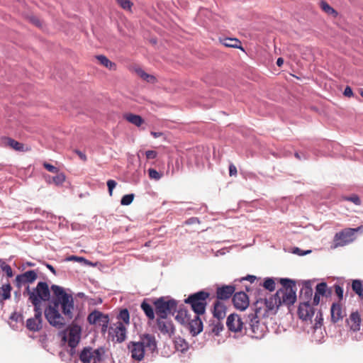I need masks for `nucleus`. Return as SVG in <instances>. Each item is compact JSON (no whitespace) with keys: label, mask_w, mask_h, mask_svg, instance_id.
Wrapping results in <instances>:
<instances>
[{"label":"nucleus","mask_w":363,"mask_h":363,"mask_svg":"<svg viewBox=\"0 0 363 363\" xmlns=\"http://www.w3.org/2000/svg\"><path fill=\"white\" fill-rule=\"evenodd\" d=\"M281 288L277 290L275 294L268 297L260 298L254 303L255 313L256 316L262 318L277 313L281 306L290 307L296 301V282L291 279H280Z\"/></svg>","instance_id":"obj_1"},{"label":"nucleus","mask_w":363,"mask_h":363,"mask_svg":"<svg viewBox=\"0 0 363 363\" xmlns=\"http://www.w3.org/2000/svg\"><path fill=\"white\" fill-rule=\"evenodd\" d=\"M53 297L44 310V315L52 326L61 329L73 318L74 299L71 294L57 285H52Z\"/></svg>","instance_id":"obj_2"},{"label":"nucleus","mask_w":363,"mask_h":363,"mask_svg":"<svg viewBox=\"0 0 363 363\" xmlns=\"http://www.w3.org/2000/svg\"><path fill=\"white\" fill-rule=\"evenodd\" d=\"M128 348L131 353V357L137 361L144 358L145 349L153 352L157 349L155 337L151 334H145L140 337L139 342H130Z\"/></svg>","instance_id":"obj_3"},{"label":"nucleus","mask_w":363,"mask_h":363,"mask_svg":"<svg viewBox=\"0 0 363 363\" xmlns=\"http://www.w3.org/2000/svg\"><path fill=\"white\" fill-rule=\"evenodd\" d=\"M23 295L28 297V301L34 308H41L42 301H48L50 298V291L48 284L44 281H40L32 289L27 286Z\"/></svg>","instance_id":"obj_4"},{"label":"nucleus","mask_w":363,"mask_h":363,"mask_svg":"<svg viewBox=\"0 0 363 363\" xmlns=\"http://www.w3.org/2000/svg\"><path fill=\"white\" fill-rule=\"evenodd\" d=\"M209 296L210 294L208 292L200 291L190 294L188 298L184 300V303L189 304L196 314L203 315L206 312L207 299Z\"/></svg>","instance_id":"obj_5"},{"label":"nucleus","mask_w":363,"mask_h":363,"mask_svg":"<svg viewBox=\"0 0 363 363\" xmlns=\"http://www.w3.org/2000/svg\"><path fill=\"white\" fill-rule=\"evenodd\" d=\"M153 305L157 317H168V315H174L177 308V301L165 296L155 299Z\"/></svg>","instance_id":"obj_6"},{"label":"nucleus","mask_w":363,"mask_h":363,"mask_svg":"<svg viewBox=\"0 0 363 363\" xmlns=\"http://www.w3.org/2000/svg\"><path fill=\"white\" fill-rule=\"evenodd\" d=\"M60 335L62 340L64 342H68V345L71 347L70 353L73 354L81 338V328L77 325H72L62 331Z\"/></svg>","instance_id":"obj_7"},{"label":"nucleus","mask_w":363,"mask_h":363,"mask_svg":"<svg viewBox=\"0 0 363 363\" xmlns=\"http://www.w3.org/2000/svg\"><path fill=\"white\" fill-rule=\"evenodd\" d=\"M363 226L360 225L357 228H345L339 233H337L334 237L335 247L345 246L356 239L355 233L362 232Z\"/></svg>","instance_id":"obj_8"},{"label":"nucleus","mask_w":363,"mask_h":363,"mask_svg":"<svg viewBox=\"0 0 363 363\" xmlns=\"http://www.w3.org/2000/svg\"><path fill=\"white\" fill-rule=\"evenodd\" d=\"M105 352L104 347L96 350L90 347H84L79 353V359L82 363H98L103 360Z\"/></svg>","instance_id":"obj_9"},{"label":"nucleus","mask_w":363,"mask_h":363,"mask_svg":"<svg viewBox=\"0 0 363 363\" xmlns=\"http://www.w3.org/2000/svg\"><path fill=\"white\" fill-rule=\"evenodd\" d=\"M226 325L230 332L239 333L240 335L247 333V329L244 326L243 321L238 314H230L227 318Z\"/></svg>","instance_id":"obj_10"},{"label":"nucleus","mask_w":363,"mask_h":363,"mask_svg":"<svg viewBox=\"0 0 363 363\" xmlns=\"http://www.w3.org/2000/svg\"><path fill=\"white\" fill-rule=\"evenodd\" d=\"M34 316L26 320V328L32 332H38L43 328L42 308H34Z\"/></svg>","instance_id":"obj_11"},{"label":"nucleus","mask_w":363,"mask_h":363,"mask_svg":"<svg viewBox=\"0 0 363 363\" xmlns=\"http://www.w3.org/2000/svg\"><path fill=\"white\" fill-rule=\"evenodd\" d=\"M156 324L160 333L171 337L175 332L172 320L168 317H157Z\"/></svg>","instance_id":"obj_12"},{"label":"nucleus","mask_w":363,"mask_h":363,"mask_svg":"<svg viewBox=\"0 0 363 363\" xmlns=\"http://www.w3.org/2000/svg\"><path fill=\"white\" fill-rule=\"evenodd\" d=\"M37 278L38 273L35 270H28L16 277L15 285L18 289H21L23 285L34 283Z\"/></svg>","instance_id":"obj_13"},{"label":"nucleus","mask_w":363,"mask_h":363,"mask_svg":"<svg viewBox=\"0 0 363 363\" xmlns=\"http://www.w3.org/2000/svg\"><path fill=\"white\" fill-rule=\"evenodd\" d=\"M126 326L121 321H117L109 327V334L116 338L118 342H122L126 337Z\"/></svg>","instance_id":"obj_14"},{"label":"nucleus","mask_w":363,"mask_h":363,"mask_svg":"<svg viewBox=\"0 0 363 363\" xmlns=\"http://www.w3.org/2000/svg\"><path fill=\"white\" fill-rule=\"evenodd\" d=\"M248 317L250 318L249 329L251 330V333H252L250 334L251 336L256 337V338H259V337H262V334L264 333V327L262 326L259 323V318L261 317L256 316L253 314L249 315Z\"/></svg>","instance_id":"obj_15"},{"label":"nucleus","mask_w":363,"mask_h":363,"mask_svg":"<svg viewBox=\"0 0 363 363\" xmlns=\"http://www.w3.org/2000/svg\"><path fill=\"white\" fill-rule=\"evenodd\" d=\"M233 303L237 309L244 311L248 307L250 301L247 295L245 292L240 291L234 294Z\"/></svg>","instance_id":"obj_16"},{"label":"nucleus","mask_w":363,"mask_h":363,"mask_svg":"<svg viewBox=\"0 0 363 363\" xmlns=\"http://www.w3.org/2000/svg\"><path fill=\"white\" fill-rule=\"evenodd\" d=\"M200 315L195 313L194 318H190L187 323L188 328L192 336L199 335L203 330V322Z\"/></svg>","instance_id":"obj_17"},{"label":"nucleus","mask_w":363,"mask_h":363,"mask_svg":"<svg viewBox=\"0 0 363 363\" xmlns=\"http://www.w3.org/2000/svg\"><path fill=\"white\" fill-rule=\"evenodd\" d=\"M298 314L301 319L307 320L313 316L314 310L310 303L301 302L298 308Z\"/></svg>","instance_id":"obj_18"},{"label":"nucleus","mask_w":363,"mask_h":363,"mask_svg":"<svg viewBox=\"0 0 363 363\" xmlns=\"http://www.w3.org/2000/svg\"><path fill=\"white\" fill-rule=\"evenodd\" d=\"M347 325L353 332H357L361 328L362 318L358 311L351 313L349 318L346 320Z\"/></svg>","instance_id":"obj_19"},{"label":"nucleus","mask_w":363,"mask_h":363,"mask_svg":"<svg viewBox=\"0 0 363 363\" xmlns=\"http://www.w3.org/2000/svg\"><path fill=\"white\" fill-rule=\"evenodd\" d=\"M1 142L4 146L9 147L16 151L28 152L30 150V147H25L23 143L9 137H3L1 138Z\"/></svg>","instance_id":"obj_20"},{"label":"nucleus","mask_w":363,"mask_h":363,"mask_svg":"<svg viewBox=\"0 0 363 363\" xmlns=\"http://www.w3.org/2000/svg\"><path fill=\"white\" fill-rule=\"evenodd\" d=\"M235 291V288L233 285H225L218 287L216 290L217 300L222 301L230 298Z\"/></svg>","instance_id":"obj_21"},{"label":"nucleus","mask_w":363,"mask_h":363,"mask_svg":"<svg viewBox=\"0 0 363 363\" xmlns=\"http://www.w3.org/2000/svg\"><path fill=\"white\" fill-rule=\"evenodd\" d=\"M331 320L333 323H337L345 316V309L340 303H333L331 308Z\"/></svg>","instance_id":"obj_22"},{"label":"nucleus","mask_w":363,"mask_h":363,"mask_svg":"<svg viewBox=\"0 0 363 363\" xmlns=\"http://www.w3.org/2000/svg\"><path fill=\"white\" fill-rule=\"evenodd\" d=\"M227 307L225 303L219 300H216L213 303V317L218 320L223 319L226 315Z\"/></svg>","instance_id":"obj_23"},{"label":"nucleus","mask_w":363,"mask_h":363,"mask_svg":"<svg viewBox=\"0 0 363 363\" xmlns=\"http://www.w3.org/2000/svg\"><path fill=\"white\" fill-rule=\"evenodd\" d=\"M220 42L225 47L238 48L242 50H244L243 48L242 47L241 41L240 40H238V38H220Z\"/></svg>","instance_id":"obj_24"},{"label":"nucleus","mask_w":363,"mask_h":363,"mask_svg":"<svg viewBox=\"0 0 363 363\" xmlns=\"http://www.w3.org/2000/svg\"><path fill=\"white\" fill-rule=\"evenodd\" d=\"M313 296V289L308 282H306L300 292V299L302 302L310 303Z\"/></svg>","instance_id":"obj_25"},{"label":"nucleus","mask_w":363,"mask_h":363,"mask_svg":"<svg viewBox=\"0 0 363 363\" xmlns=\"http://www.w3.org/2000/svg\"><path fill=\"white\" fill-rule=\"evenodd\" d=\"M133 71L141 79L147 82L155 83L156 82V78L153 75L146 73L141 67L138 66L133 67Z\"/></svg>","instance_id":"obj_26"},{"label":"nucleus","mask_w":363,"mask_h":363,"mask_svg":"<svg viewBox=\"0 0 363 363\" xmlns=\"http://www.w3.org/2000/svg\"><path fill=\"white\" fill-rule=\"evenodd\" d=\"M123 118L128 122L135 125L137 127H140L142 124L144 123L143 118L139 115L128 113L123 115Z\"/></svg>","instance_id":"obj_27"},{"label":"nucleus","mask_w":363,"mask_h":363,"mask_svg":"<svg viewBox=\"0 0 363 363\" xmlns=\"http://www.w3.org/2000/svg\"><path fill=\"white\" fill-rule=\"evenodd\" d=\"M96 58L98 60L99 62L103 65L104 67L108 68L110 70H116V63L109 60L105 55H100L96 56Z\"/></svg>","instance_id":"obj_28"},{"label":"nucleus","mask_w":363,"mask_h":363,"mask_svg":"<svg viewBox=\"0 0 363 363\" xmlns=\"http://www.w3.org/2000/svg\"><path fill=\"white\" fill-rule=\"evenodd\" d=\"M12 287L9 283L3 284L0 287V300L1 301L8 300L11 298V291Z\"/></svg>","instance_id":"obj_29"},{"label":"nucleus","mask_w":363,"mask_h":363,"mask_svg":"<svg viewBox=\"0 0 363 363\" xmlns=\"http://www.w3.org/2000/svg\"><path fill=\"white\" fill-rule=\"evenodd\" d=\"M140 307H141V309L145 313V314L146 315V316L150 320H152L155 319V315L154 309L152 307V306L150 304H149L145 300H144L142 302Z\"/></svg>","instance_id":"obj_30"},{"label":"nucleus","mask_w":363,"mask_h":363,"mask_svg":"<svg viewBox=\"0 0 363 363\" xmlns=\"http://www.w3.org/2000/svg\"><path fill=\"white\" fill-rule=\"evenodd\" d=\"M190 318L186 310H179L175 316V319L182 325L187 324Z\"/></svg>","instance_id":"obj_31"},{"label":"nucleus","mask_w":363,"mask_h":363,"mask_svg":"<svg viewBox=\"0 0 363 363\" xmlns=\"http://www.w3.org/2000/svg\"><path fill=\"white\" fill-rule=\"evenodd\" d=\"M352 289L363 300V286L362 281L359 279L353 280Z\"/></svg>","instance_id":"obj_32"},{"label":"nucleus","mask_w":363,"mask_h":363,"mask_svg":"<svg viewBox=\"0 0 363 363\" xmlns=\"http://www.w3.org/2000/svg\"><path fill=\"white\" fill-rule=\"evenodd\" d=\"M118 321H121V323H124V325H128L130 324V315L128 309H123L118 316Z\"/></svg>","instance_id":"obj_33"},{"label":"nucleus","mask_w":363,"mask_h":363,"mask_svg":"<svg viewBox=\"0 0 363 363\" xmlns=\"http://www.w3.org/2000/svg\"><path fill=\"white\" fill-rule=\"evenodd\" d=\"M103 313L99 311H94L87 317V320L90 324H97Z\"/></svg>","instance_id":"obj_34"},{"label":"nucleus","mask_w":363,"mask_h":363,"mask_svg":"<svg viewBox=\"0 0 363 363\" xmlns=\"http://www.w3.org/2000/svg\"><path fill=\"white\" fill-rule=\"evenodd\" d=\"M57 175L55 177H49L50 179H52V182L54 183L57 186L62 185L65 181V175L64 173H56ZM49 183H51V181L49 180Z\"/></svg>","instance_id":"obj_35"},{"label":"nucleus","mask_w":363,"mask_h":363,"mask_svg":"<svg viewBox=\"0 0 363 363\" xmlns=\"http://www.w3.org/2000/svg\"><path fill=\"white\" fill-rule=\"evenodd\" d=\"M320 7L323 11L329 15H333V16H336L337 15V12L332 8L326 1H321Z\"/></svg>","instance_id":"obj_36"},{"label":"nucleus","mask_w":363,"mask_h":363,"mask_svg":"<svg viewBox=\"0 0 363 363\" xmlns=\"http://www.w3.org/2000/svg\"><path fill=\"white\" fill-rule=\"evenodd\" d=\"M223 328V325L218 320L216 323L212 324L211 331L216 335H218Z\"/></svg>","instance_id":"obj_37"},{"label":"nucleus","mask_w":363,"mask_h":363,"mask_svg":"<svg viewBox=\"0 0 363 363\" xmlns=\"http://www.w3.org/2000/svg\"><path fill=\"white\" fill-rule=\"evenodd\" d=\"M263 286L269 291H273L275 289V281L272 278H267L264 279Z\"/></svg>","instance_id":"obj_38"},{"label":"nucleus","mask_w":363,"mask_h":363,"mask_svg":"<svg viewBox=\"0 0 363 363\" xmlns=\"http://www.w3.org/2000/svg\"><path fill=\"white\" fill-rule=\"evenodd\" d=\"M134 197L135 195L133 194H126L123 196L121 200V204L123 206L130 205L133 202Z\"/></svg>","instance_id":"obj_39"},{"label":"nucleus","mask_w":363,"mask_h":363,"mask_svg":"<svg viewBox=\"0 0 363 363\" xmlns=\"http://www.w3.org/2000/svg\"><path fill=\"white\" fill-rule=\"evenodd\" d=\"M1 268L2 271L6 274L8 277H13V270L10 265H9L8 264H6V262H4L1 264Z\"/></svg>","instance_id":"obj_40"},{"label":"nucleus","mask_w":363,"mask_h":363,"mask_svg":"<svg viewBox=\"0 0 363 363\" xmlns=\"http://www.w3.org/2000/svg\"><path fill=\"white\" fill-rule=\"evenodd\" d=\"M327 288H328V286H327L326 283L321 282L316 286V288H315L316 291L315 292L320 295L324 296L326 293Z\"/></svg>","instance_id":"obj_41"},{"label":"nucleus","mask_w":363,"mask_h":363,"mask_svg":"<svg viewBox=\"0 0 363 363\" xmlns=\"http://www.w3.org/2000/svg\"><path fill=\"white\" fill-rule=\"evenodd\" d=\"M344 200L351 201L357 206L361 204V200L359 197L355 194L352 195L350 196H345L344 197Z\"/></svg>","instance_id":"obj_42"},{"label":"nucleus","mask_w":363,"mask_h":363,"mask_svg":"<svg viewBox=\"0 0 363 363\" xmlns=\"http://www.w3.org/2000/svg\"><path fill=\"white\" fill-rule=\"evenodd\" d=\"M148 174L150 179L155 180H159L162 177V174L154 169H149Z\"/></svg>","instance_id":"obj_43"},{"label":"nucleus","mask_w":363,"mask_h":363,"mask_svg":"<svg viewBox=\"0 0 363 363\" xmlns=\"http://www.w3.org/2000/svg\"><path fill=\"white\" fill-rule=\"evenodd\" d=\"M117 2L123 9H130L133 5L130 0H117Z\"/></svg>","instance_id":"obj_44"},{"label":"nucleus","mask_w":363,"mask_h":363,"mask_svg":"<svg viewBox=\"0 0 363 363\" xmlns=\"http://www.w3.org/2000/svg\"><path fill=\"white\" fill-rule=\"evenodd\" d=\"M43 167H45V169H47L50 172L55 173V174L59 172V169L57 167H56L54 165L49 164L48 162H44Z\"/></svg>","instance_id":"obj_45"},{"label":"nucleus","mask_w":363,"mask_h":363,"mask_svg":"<svg viewBox=\"0 0 363 363\" xmlns=\"http://www.w3.org/2000/svg\"><path fill=\"white\" fill-rule=\"evenodd\" d=\"M117 183L116 181L113 179H109L107 181V186L108 189V194L111 196L113 195V189L116 186Z\"/></svg>","instance_id":"obj_46"},{"label":"nucleus","mask_w":363,"mask_h":363,"mask_svg":"<svg viewBox=\"0 0 363 363\" xmlns=\"http://www.w3.org/2000/svg\"><path fill=\"white\" fill-rule=\"evenodd\" d=\"M109 318L107 315L102 314L100 319L99 320V322L97 324H99L100 326H106V324H108Z\"/></svg>","instance_id":"obj_47"},{"label":"nucleus","mask_w":363,"mask_h":363,"mask_svg":"<svg viewBox=\"0 0 363 363\" xmlns=\"http://www.w3.org/2000/svg\"><path fill=\"white\" fill-rule=\"evenodd\" d=\"M335 291L340 301L343 298V289L340 286L335 284Z\"/></svg>","instance_id":"obj_48"},{"label":"nucleus","mask_w":363,"mask_h":363,"mask_svg":"<svg viewBox=\"0 0 363 363\" xmlns=\"http://www.w3.org/2000/svg\"><path fill=\"white\" fill-rule=\"evenodd\" d=\"M157 155V152L155 150H147L145 152V156L147 160L155 159Z\"/></svg>","instance_id":"obj_49"},{"label":"nucleus","mask_w":363,"mask_h":363,"mask_svg":"<svg viewBox=\"0 0 363 363\" xmlns=\"http://www.w3.org/2000/svg\"><path fill=\"white\" fill-rule=\"evenodd\" d=\"M237 173H238V171H237L236 167L234 164H231L229 166V174H230V176H236Z\"/></svg>","instance_id":"obj_50"},{"label":"nucleus","mask_w":363,"mask_h":363,"mask_svg":"<svg viewBox=\"0 0 363 363\" xmlns=\"http://www.w3.org/2000/svg\"><path fill=\"white\" fill-rule=\"evenodd\" d=\"M30 21L34 24L36 26L38 27H41L42 26V23L41 21H40L39 18H38L37 17H35V16H33L30 18Z\"/></svg>","instance_id":"obj_51"},{"label":"nucleus","mask_w":363,"mask_h":363,"mask_svg":"<svg viewBox=\"0 0 363 363\" xmlns=\"http://www.w3.org/2000/svg\"><path fill=\"white\" fill-rule=\"evenodd\" d=\"M343 94L347 97H351L353 96V91L352 89L348 86L345 89Z\"/></svg>","instance_id":"obj_52"},{"label":"nucleus","mask_w":363,"mask_h":363,"mask_svg":"<svg viewBox=\"0 0 363 363\" xmlns=\"http://www.w3.org/2000/svg\"><path fill=\"white\" fill-rule=\"evenodd\" d=\"M68 261H77V262H82L84 260V257H77V256H70L67 259Z\"/></svg>","instance_id":"obj_53"},{"label":"nucleus","mask_w":363,"mask_h":363,"mask_svg":"<svg viewBox=\"0 0 363 363\" xmlns=\"http://www.w3.org/2000/svg\"><path fill=\"white\" fill-rule=\"evenodd\" d=\"M74 152L82 160H83L84 162H86L87 160V157L84 153L78 150H76Z\"/></svg>","instance_id":"obj_54"},{"label":"nucleus","mask_w":363,"mask_h":363,"mask_svg":"<svg viewBox=\"0 0 363 363\" xmlns=\"http://www.w3.org/2000/svg\"><path fill=\"white\" fill-rule=\"evenodd\" d=\"M319 302H320V294H318V293L315 292L314 297H313V305H318L319 303Z\"/></svg>","instance_id":"obj_55"},{"label":"nucleus","mask_w":363,"mask_h":363,"mask_svg":"<svg viewBox=\"0 0 363 363\" xmlns=\"http://www.w3.org/2000/svg\"><path fill=\"white\" fill-rule=\"evenodd\" d=\"M256 279V277L252 275H248L247 277L242 278V280H247L252 283Z\"/></svg>","instance_id":"obj_56"},{"label":"nucleus","mask_w":363,"mask_h":363,"mask_svg":"<svg viewBox=\"0 0 363 363\" xmlns=\"http://www.w3.org/2000/svg\"><path fill=\"white\" fill-rule=\"evenodd\" d=\"M179 341L182 342V344H180L181 350L184 351V350H186L187 349V346H186V344L184 342V340H179Z\"/></svg>","instance_id":"obj_57"},{"label":"nucleus","mask_w":363,"mask_h":363,"mask_svg":"<svg viewBox=\"0 0 363 363\" xmlns=\"http://www.w3.org/2000/svg\"><path fill=\"white\" fill-rule=\"evenodd\" d=\"M151 135H152L154 138H159V137L162 136V133H161V132H153V131H152V132H151Z\"/></svg>","instance_id":"obj_58"},{"label":"nucleus","mask_w":363,"mask_h":363,"mask_svg":"<svg viewBox=\"0 0 363 363\" xmlns=\"http://www.w3.org/2000/svg\"><path fill=\"white\" fill-rule=\"evenodd\" d=\"M284 64V59L281 57H279L277 60V65L278 67H281Z\"/></svg>","instance_id":"obj_59"},{"label":"nucleus","mask_w":363,"mask_h":363,"mask_svg":"<svg viewBox=\"0 0 363 363\" xmlns=\"http://www.w3.org/2000/svg\"><path fill=\"white\" fill-rule=\"evenodd\" d=\"M47 267L54 274H56V271L55 269V268L50 265V264H47Z\"/></svg>","instance_id":"obj_60"},{"label":"nucleus","mask_w":363,"mask_h":363,"mask_svg":"<svg viewBox=\"0 0 363 363\" xmlns=\"http://www.w3.org/2000/svg\"><path fill=\"white\" fill-rule=\"evenodd\" d=\"M108 327V324H106V326H101V332L103 333H105L106 331L107 330Z\"/></svg>","instance_id":"obj_61"},{"label":"nucleus","mask_w":363,"mask_h":363,"mask_svg":"<svg viewBox=\"0 0 363 363\" xmlns=\"http://www.w3.org/2000/svg\"><path fill=\"white\" fill-rule=\"evenodd\" d=\"M28 265L30 267H33V266H34V264L31 263V262H28Z\"/></svg>","instance_id":"obj_62"},{"label":"nucleus","mask_w":363,"mask_h":363,"mask_svg":"<svg viewBox=\"0 0 363 363\" xmlns=\"http://www.w3.org/2000/svg\"><path fill=\"white\" fill-rule=\"evenodd\" d=\"M361 96L363 97V90L360 92Z\"/></svg>","instance_id":"obj_63"}]
</instances>
